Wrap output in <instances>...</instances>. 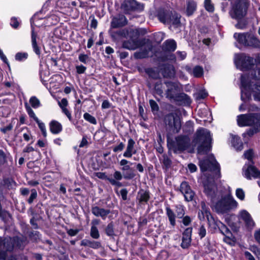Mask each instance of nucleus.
<instances>
[{"mask_svg":"<svg viewBox=\"0 0 260 260\" xmlns=\"http://www.w3.org/2000/svg\"><path fill=\"white\" fill-rule=\"evenodd\" d=\"M37 37V34L35 32L34 28L32 27L31 37V43H32V48H33L34 51L35 52V53L37 55H39L41 53V51H40V47L38 46L37 43V40H36Z\"/></svg>","mask_w":260,"mask_h":260,"instance_id":"obj_25","label":"nucleus"},{"mask_svg":"<svg viewBox=\"0 0 260 260\" xmlns=\"http://www.w3.org/2000/svg\"><path fill=\"white\" fill-rule=\"evenodd\" d=\"M164 48L165 50L174 51L176 48V42L173 40H167L164 43Z\"/></svg>","mask_w":260,"mask_h":260,"instance_id":"obj_33","label":"nucleus"},{"mask_svg":"<svg viewBox=\"0 0 260 260\" xmlns=\"http://www.w3.org/2000/svg\"><path fill=\"white\" fill-rule=\"evenodd\" d=\"M190 145V139L185 136H179L169 144L170 149L175 153L180 152L186 150Z\"/></svg>","mask_w":260,"mask_h":260,"instance_id":"obj_6","label":"nucleus"},{"mask_svg":"<svg viewBox=\"0 0 260 260\" xmlns=\"http://www.w3.org/2000/svg\"><path fill=\"white\" fill-rule=\"evenodd\" d=\"M236 197L241 200H244L245 198V192L241 188H237L236 191Z\"/></svg>","mask_w":260,"mask_h":260,"instance_id":"obj_51","label":"nucleus"},{"mask_svg":"<svg viewBox=\"0 0 260 260\" xmlns=\"http://www.w3.org/2000/svg\"><path fill=\"white\" fill-rule=\"evenodd\" d=\"M149 196L147 192H143L140 195V202H147L149 200Z\"/></svg>","mask_w":260,"mask_h":260,"instance_id":"obj_55","label":"nucleus"},{"mask_svg":"<svg viewBox=\"0 0 260 260\" xmlns=\"http://www.w3.org/2000/svg\"><path fill=\"white\" fill-rule=\"evenodd\" d=\"M244 155L245 158H246L248 160H250L252 159V157L253 156V152H252V150L250 149V150L246 151L244 153Z\"/></svg>","mask_w":260,"mask_h":260,"instance_id":"obj_64","label":"nucleus"},{"mask_svg":"<svg viewBox=\"0 0 260 260\" xmlns=\"http://www.w3.org/2000/svg\"><path fill=\"white\" fill-rule=\"evenodd\" d=\"M106 233L109 236H112L114 235V230H113V225L110 223H109L107 228H106Z\"/></svg>","mask_w":260,"mask_h":260,"instance_id":"obj_50","label":"nucleus"},{"mask_svg":"<svg viewBox=\"0 0 260 260\" xmlns=\"http://www.w3.org/2000/svg\"><path fill=\"white\" fill-rule=\"evenodd\" d=\"M150 50V48L148 49H145L140 51L136 52L135 53V56L136 57L138 58H144L148 57L149 56V51Z\"/></svg>","mask_w":260,"mask_h":260,"instance_id":"obj_36","label":"nucleus"},{"mask_svg":"<svg viewBox=\"0 0 260 260\" xmlns=\"http://www.w3.org/2000/svg\"><path fill=\"white\" fill-rule=\"evenodd\" d=\"M199 234L201 238H203L206 236V231L204 226L202 225L199 230Z\"/></svg>","mask_w":260,"mask_h":260,"instance_id":"obj_63","label":"nucleus"},{"mask_svg":"<svg viewBox=\"0 0 260 260\" xmlns=\"http://www.w3.org/2000/svg\"><path fill=\"white\" fill-rule=\"evenodd\" d=\"M29 103L34 108H37L41 105L40 100L35 96L30 98Z\"/></svg>","mask_w":260,"mask_h":260,"instance_id":"obj_40","label":"nucleus"},{"mask_svg":"<svg viewBox=\"0 0 260 260\" xmlns=\"http://www.w3.org/2000/svg\"><path fill=\"white\" fill-rule=\"evenodd\" d=\"M36 121L38 123L39 127L42 131L43 135L44 137H46L47 136V132L46 129L45 125L43 122H41L38 118L36 119Z\"/></svg>","mask_w":260,"mask_h":260,"instance_id":"obj_46","label":"nucleus"},{"mask_svg":"<svg viewBox=\"0 0 260 260\" xmlns=\"http://www.w3.org/2000/svg\"><path fill=\"white\" fill-rule=\"evenodd\" d=\"M191 233L192 228H188L184 231L182 238V243L181 244L182 248L185 249L189 246L191 240Z\"/></svg>","mask_w":260,"mask_h":260,"instance_id":"obj_17","label":"nucleus"},{"mask_svg":"<svg viewBox=\"0 0 260 260\" xmlns=\"http://www.w3.org/2000/svg\"><path fill=\"white\" fill-rule=\"evenodd\" d=\"M31 194L28 199V202L29 204H31L33 202L34 200L37 197V192L35 189H33L31 190Z\"/></svg>","mask_w":260,"mask_h":260,"instance_id":"obj_57","label":"nucleus"},{"mask_svg":"<svg viewBox=\"0 0 260 260\" xmlns=\"http://www.w3.org/2000/svg\"><path fill=\"white\" fill-rule=\"evenodd\" d=\"M135 144V142L132 138L128 140L126 150L123 154L124 157L131 158L133 154L136 153V150L134 148Z\"/></svg>","mask_w":260,"mask_h":260,"instance_id":"obj_22","label":"nucleus"},{"mask_svg":"<svg viewBox=\"0 0 260 260\" xmlns=\"http://www.w3.org/2000/svg\"><path fill=\"white\" fill-rule=\"evenodd\" d=\"M207 219L209 221V224L210 226L212 227L214 229H216L217 226L218 228L220 227V225H219V224H220L219 223L220 222H219L218 223L217 222H215L214 219H212V217H211V219H209V217H208Z\"/></svg>","mask_w":260,"mask_h":260,"instance_id":"obj_53","label":"nucleus"},{"mask_svg":"<svg viewBox=\"0 0 260 260\" xmlns=\"http://www.w3.org/2000/svg\"><path fill=\"white\" fill-rule=\"evenodd\" d=\"M255 113L241 114L237 117V122L240 126H253Z\"/></svg>","mask_w":260,"mask_h":260,"instance_id":"obj_12","label":"nucleus"},{"mask_svg":"<svg viewBox=\"0 0 260 260\" xmlns=\"http://www.w3.org/2000/svg\"><path fill=\"white\" fill-rule=\"evenodd\" d=\"M92 213L96 217H101L105 220L107 215L110 213V210L100 208L98 206H94L91 208Z\"/></svg>","mask_w":260,"mask_h":260,"instance_id":"obj_20","label":"nucleus"},{"mask_svg":"<svg viewBox=\"0 0 260 260\" xmlns=\"http://www.w3.org/2000/svg\"><path fill=\"white\" fill-rule=\"evenodd\" d=\"M116 35L124 38L128 37L131 39H138L139 32L138 30L136 29H124L115 32L113 35H112V37H115Z\"/></svg>","mask_w":260,"mask_h":260,"instance_id":"obj_16","label":"nucleus"},{"mask_svg":"<svg viewBox=\"0 0 260 260\" xmlns=\"http://www.w3.org/2000/svg\"><path fill=\"white\" fill-rule=\"evenodd\" d=\"M141 46V42L139 39H131L124 41L122 44L123 48L128 50H135Z\"/></svg>","mask_w":260,"mask_h":260,"instance_id":"obj_21","label":"nucleus"},{"mask_svg":"<svg viewBox=\"0 0 260 260\" xmlns=\"http://www.w3.org/2000/svg\"><path fill=\"white\" fill-rule=\"evenodd\" d=\"M196 9V3L191 1H189L187 4L186 14L188 16L191 15Z\"/></svg>","mask_w":260,"mask_h":260,"instance_id":"obj_34","label":"nucleus"},{"mask_svg":"<svg viewBox=\"0 0 260 260\" xmlns=\"http://www.w3.org/2000/svg\"><path fill=\"white\" fill-rule=\"evenodd\" d=\"M233 146L237 150L241 151L243 149V143L240 137L236 136H232L231 140Z\"/></svg>","mask_w":260,"mask_h":260,"instance_id":"obj_28","label":"nucleus"},{"mask_svg":"<svg viewBox=\"0 0 260 260\" xmlns=\"http://www.w3.org/2000/svg\"><path fill=\"white\" fill-rule=\"evenodd\" d=\"M208 95V93L205 90H201L198 92L196 94L197 100L203 99Z\"/></svg>","mask_w":260,"mask_h":260,"instance_id":"obj_56","label":"nucleus"},{"mask_svg":"<svg viewBox=\"0 0 260 260\" xmlns=\"http://www.w3.org/2000/svg\"><path fill=\"white\" fill-rule=\"evenodd\" d=\"M249 34L235 33L234 35L235 39L240 44L246 46L247 44L248 35Z\"/></svg>","mask_w":260,"mask_h":260,"instance_id":"obj_26","label":"nucleus"},{"mask_svg":"<svg viewBox=\"0 0 260 260\" xmlns=\"http://www.w3.org/2000/svg\"><path fill=\"white\" fill-rule=\"evenodd\" d=\"M219 223L220 224V227H219V229L221 231V233L223 235H225V236H229L230 235H231V233L229 229L222 223Z\"/></svg>","mask_w":260,"mask_h":260,"instance_id":"obj_47","label":"nucleus"},{"mask_svg":"<svg viewBox=\"0 0 260 260\" xmlns=\"http://www.w3.org/2000/svg\"><path fill=\"white\" fill-rule=\"evenodd\" d=\"M166 129L174 134L178 133L181 129V124L180 118L174 115L170 114L165 118Z\"/></svg>","mask_w":260,"mask_h":260,"instance_id":"obj_7","label":"nucleus"},{"mask_svg":"<svg viewBox=\"0 0 260 260\" xmlns=\"http://www.w3.org/2000/svg\"><path fill=\"white\" fill-rule=\"evenodd\" d=\"M204 192L211 199L214 198L217 194V187L214 184V182L210 178L207 179L204 182Z\"/></svg>","mask_w":260,"mask_h":260,"instance_id":"obj_13","label":"nucleus"},{"mask_svg":"<svg viewBox=\"0 0 260 260\" xmlns=\"http://www.w3.org/2000/svg\"><path fill=\"white\" fill-rule=\"evenodd\" d=\"M175 212L177 214V217L181 218L185 214L184 208L183 206L179 205L176 206Z\"/></svg>","mask_w":260,"mask_h":260,"instance_id":"obj_38","label":"nucleus"},{"mask_svg":"<svg viewBox=\"0 0 260 260\" xmlns=\"http://www.w3.org/2000/svg\"><path fill=\"white\" fill-rule=\"evenodd\" d=\"M27 112L29 115L30 117L34 118V119L36 121V119L38 118L36 116L34 112L31 109V108L28 105L27 103H25V104Z\"/></svg>","mask_w":260,"mask_h":260,"instance_id":"obj_52","label":"nucleus"},{"mask_svg":"<svg viewBox=\"0 0 260 260\" xmlns=\"http://www.w3.org/2000/svg\"><path fill=\"white\" fill-rule=\"evenodd\" d=\"M176 57L175 55L170 52H166L165 55L161 57V60L165 61L169 60L172 62H175Z\"/></svg>","mask_w":260,"mask_h":260,"instance_id":"obj_37","label":"nucleus"},{"mask_svg":"<svg viewBox=\"0 0 260 260\" xmlns=\"http://www.w3.org/2000/svg\"><path fill=\"white\" fill-rule=\"evenodd\" d=\"M238 203L231 196L222 198L214 205L215 210L219 213L226 212L237 207Z\"/></svg>","mask_w":260,"mask_h":260,"instance_id":"obj_5","label":"nucleus"},{"mask_svg":"<svg viewBox=\"0 0 260 260\" xmlns=\"http://www.w3.org/2000/svg\"><path fill=\"white\" fill-rule=\"evenodd\" d=\"M83 117L86 121H88L91 124H96L97 123L96 119L88 113H84L83 115Z\"/></svg>","mask_w":260,"mask_h":260,"instance_id":"obj_42","label":"nucleus"},{"mask_svg":"<svg viewBox=\"0 0 260 260\" xmlns=\"http://www.w3.org/2000/svg\"><path fill=\"white\" fill-rule=\"evenodd\" d=\"M248 7L247 0H237L230 12V16L238 20L241 19L246 14Z\"/></svg>","mask_w":260,"mask_h":260,"instance_id":"obj_3","label":"nucleus"},{"mask_svg":"<svg viewBox=\"0 0 260 260\" xmlns=\"http://www.w3.org/2000/svg\"><path fill=\"white\" fill-rule=\"evenodd\" d=\"M200 166L202 171L213 168L218 173L216 177L217 178L220 177L219 165L216 160H213L212 161L210 162L208 160L201 161L200 162Z\"/></svg>","mask_w":260,"mask_h":260,"instance_id":"obj_15","label":"nucleus"},{"mask_svg":"<svg viewBox=\"0 0 260 260\" xmlns=\"http://www.w3.org/2000/svg\"><path fill=\"white\" fill-rule=\"evenodd\" d=\"M191 221V219L189 216H185L184 217L183 216L182 223L184 225H185V226L188 225L190 223Z\"/></svg>","mask_w":260,"mask_h":260,"instance_id":"obj_60","label":"nucleus"},{"mask_svg":"<svg viewBox=\"0 0 260 260\" xmlns=\"http://www.w3.org/2000/svg\"><path fill=\"white\" fill-rule=\"evenodd\" d=\"M24 247L22 240L18 237H0V259L4 260H17L14 256L7 258V252L12 251L14 247L21 248Z\"/></svg>","mask_w":260,"mask_h":260,"instance_id":"obj_1","label":"nucleus"},{"mask_svg":"<svg viewBox=\"0 0 260 260\" xmlns=\"http://www.w3.org/2000/svg\"><path fill=\"white\" fill-rule=\"evenodd\" d=\"M81 245L84 246H88L95 249L99 248L101 246V244L99 242L90 241L87 239L83 240L81 242Z\"/></svg>","mask_w":260,"mask_h":260,"instance_id":"obj_31","label":"nucleus"},{"mask_svg":"<svg viewBox=\"0 0 260 260\" xmlns=\"http://www.w3.org/2000/svg\"><path fill=\"white\" fill-rule=\"evenodd\" d=\"M193 75L196 77H200L203 75V69L200 66H196L193 68Z\"/></svg>","mask_w":260,"mask_h":260,"instance_id":"obj_41","label":"nucleus"},{"mask_svg":"<svg viewBox=\"0 0 260 260\" xmlns=\"http://www.w3.org/2000/svg\"><path fill=\"white\" fill-rule=\"evenodd\" d=\"M202 213L203 214H205L207 217H209V216L210 215V213L209 211L208 207L206 206L204 202H202L201 203V210Z\"/></svg>","mask_w":260,"mask_h":260,"instance_id":"obj_49","label":"nucleus"},{"mask_svg":"<svg viewBox=\"0 0 260 260\" xmlns=\"http://www.w3.org/2000/svg\"><path fill=\"white\" fill-rule=\"evenodd\" d=\"M240 219L243 220L247 228L252 229L254 227L255 223L252 219L249 213L246 210H242L239 213Z\"/></svg>","mask_w":260,"mask_h":260,"instance_id":"obj_19","label":"nucleus"},{"mask_svg":"<svg viewBox=\"0 0 260 260\" xmlns=\"http://www.w3.org/2000/svg\"><path fill=\"white\" fill-rule=\"evenodd\" d=\"M124 146V144L122 142H121L118 145L113 148V151L115 152L121 151L123 149Z\"/></svg>","mask_w":260,"mask_h":260,"instance_id":"obj_62","label":"nucleus"},{"mask_svg":"<svg viewBox=\"0 0 260 260\" xmlns=\"http://www.w3.org/2000/svg\"><path fill=\"white\" fill-rule=\"evenodd\" d=\"M166 210V214L169 218L170 224L172 226H174L176 224L175 214L174 212L169 207H167Z\"/></svg>","mask_w":260,"mask_h":260,"instance_id":"obj_30","label":"nucleus"},{"mask_svg":"<svg viewBox=\"0 0 260 260\" xmlns=\"http://www.w3.org/2000/svg\"><path fill=\"white\" fill-rule=\"evenodd\" d=\"M211 137L210 132L207 129L200 128L196 133L194 142L200 144L198 148V153L204 154L210 150Z\"/></svg>","mask_w":260,"mask_h":260,"instance_id":"obj_2","label":"nucleus"},{"mask_svg":"<svg viewBox=\"0 0 260 260\" xmlns=\"http://www.w3.org/2000/svg\"><path fill=\"white\" fill-rule=\"evenodd\" d=\"M146 73L152 78L156 79L158 77V73L157 72H155L154 70L152 69H147L146 70Z\"/></svg>","mask_w":260,"mask_h":260,"instance_id":"obj_54","label":"nucleus"},{"mask_svg":"<svg viewBox=\"0 0 260 260\" xmlns=\"http://www.w3.org/2000/svg\"><path fill=\"white\" fill-rule=\"evenodd\" d=\"M58 104L61 109L67 107L68 105V102L66 99L63 98L61 99L60 101H58Z\"/></svg>","mask_w":260,"mask_h":260,"instance_id":"obj_59","label":"nucleus"},{"mask_svg":"<svg viewBox=\"0 0 260 260\" xmlns=\"http://www.w3.org/2000/svg\"><path fill=\"white\" fill-rule=\"evenodd\" d=\"M253 126L256 131H260V114H255L254 121Z\"/></svg>","mask_w":260,"mask_h":260,"instance_id":"obj_39","label":"nucleus"},{"mask_svg":"<svg viewBox=\"0 0 260 260\" xmlns=\"http://www.w3.org/2000/svg\"><path fill=\"white\" fill-rule=\"evenodd\" d=\"M162 163L165 167L168 168L170 167L171 165V159L166 155L163 156Z\"/></svg>","mask_w":260,"mask_h":260,"instance_id":"obj_58","label":"nucleus"},{"mask_svg":"<svg viewBox=\"0 0 260 260\" xmlns=\"http://www.w3.org/2000/svg\"><path fill=\"white\" fill-rule=\"evenodd\" d=\"M234 62L237 68L241 70H248L254 64L253 58L244 54H236Z\"/></svg>","mask_w":260,"mask_h":260,"instance_id":"obj_8","label":"nucleus"},{"mask_svg":"<svg viewBox=\"0 0 260 260\" xmlns=\"http://www.w3.org/2000/svg\"><path fill=\"white\" fill-rule=\"evenodd\" d=\"M193 123L190 121L186 122L183 129V131L186 133H190L193 131Z\"/></svg>","mask_w":260,"mask_h":260,"instance_id":"obj_44","label":"nucleus"},{"mask_svg":"<svg viewBox=\"0 0 260 260\" xmlns=\"http://www.w3.org/2000/svg\"><path fill=\"white\" fill-rule=\"evenodd\" d=\"M166 86V95L169 99L175 100H179V98L189 99V97L185 93H181L180 95V84L177 82H167L165 83Z\"/></svg>","mask_w":260,"mask_h":260,"instance_id":"obj_4","label":"nucleus"},{"mask_svg":"<svg viewBox=\"0 0 260 260\" xmlns=\"http://www.w3.org/2000/svg\"><path fill=\"white\" fill-rule=\"evenodd\" d=\"M244 174L245 177L248 179H250L251 177L260 178V172L252 166L247 167L244 171Z\"/></svg>","mask_w":260,"mask_h":260,"instance_id":"obj_23","label":"nucleus"},{"mask_svg":"<svg viewBox=\"0 0 260 260\" xmlns=\"http://www.w3.org/2000/svg\"><path fill=\"white\" fill-rule=\"evenodd\" d=\"M176 54L178 59L180 60H183L186 56V53L184 51H177Z\"/></svg>","mask_w":260,"mask_h":260,"instance_id":"obj_61","label":"nucleus"},{"mask_svg":"<svg viewBox=\"0 0 260 260\" xmlns=\"http://www.w3.org/2000/svg\"><path fill=\"white\" fill-rule=\"evenodd\" d=\"M28 57V54L25 52H18L15 55V59L21 61L25 60Z\"/></svg>","mask_w":260,"mask_h":260,"instance_id":"obj_45","label":"nucleus"},{"mask_svg":"<svg viewBox=\"0 0 260 260\" xmlns=\"http://www.w3.org/2000/svg\"><path fill=\"white\" fill-rule=\"evenodd\" d=\"M50 130L54 134L59 133L62 131L61 124L56 120H52L49 123Z\"/></svg>","mask_w":260,"mask_h":260,"instance_id":"obj_24","label":"nucleus"},{"mask_svg":"<svg viewBox=\"0 0 260 260\" xmlns=\"http://www.w3.org/2000/svg\"><path fill=\"white\" fill-rule=\"evenodd\" d=\"M132 163L125 159H122L120 160L119 164L121 167V170L123 172V177L126 179H131L135 176L134 170L128 165Z\"/></svg>","mask_w":260,"mask_h":260,"instance_id":"obj_11","label":"nucleus"},{"mask_svg":"<svg viewBox=\"0 0 260 260\" xmlns=\"http://www.w3.org/2000/svg\"><path fill=\"white\" fill-rule=\"evenodd\" d=\"M123 10L127 12L129 11L141 12L144 10V5L136 0H125L121 6Z\"/></svg>","mask_w":260,"mask_h":260,"instance_id":"obj_9","label":"nucleus"},{"mask_svg":"<svg viewBox=\"0 0 260 260\" xmlns=\"http://www.w3.org/2000/svg\"><path fill=\"white\" fill-rule=\"evenodd\" d=\"M175 74L174 67L173 66H169L165 68L164 71V76L165 77H172Z\"/></svg>","mask_w":260,"mask_h":260,"instance_id":"obj_35","label":"nucleus"},{"mask_svg":"<svg viewBox=\"0 0 260 260\" xmlns=\"http://www.w3.org/2000/svg\"><path fill=\"white\" fill-rule=\"evenodd\" d=\"M90 236L94 239H98L100 237L99 231L95 226L92 225L91 228Z\"/></svg>","mask_w":260,"mask_h":260,"instance_id":"obj_48","label":"nucleus"},{"mask_svg":"<svg viewBox=\"0 0 260 260\" xmlns=\"http://www.w3.org/2000/svg\"><path fill=\"white\" fill-rule=\"evenodd\" d=\"M180 191L183 194L185 201L190 202L193 200L195 193L187 182L184 181L181 183Z\"/></svg>","mask_w":260,"mask_h":260,"instance_id":"obj_14","label":"nucleus"},{"mask_svg":"<svg viewBox=\"0 0 260 260\" xmlns=\"http://www.w3.org/2000/svg\"><path fill=\"white\" fill-rule=\"evenodd\" d=\"M245 76H241V83L242 86L245 88L248 86L254 100L256 101L260 102V84L258 83L254 84L251 83L248 85L245 81Z\"/></svg>","mask_w":260,"mask_h":260,"instance_id":"obj_10","label":"nucleus"},{"mask_svg":"<svg viewBox=\"0 0 260 260\" xmlns=\"http://www.w3.org/2000/svg\"><path fill=\"white\" fill-rule=\"evenodd\" d=\"M171 15L169 12L163 11L159 12L157 17L159 21L164 23H168L170 21Z\"/></svg>","mask_w":260,"mask_h":260,"instance_id":"obj_29","label":"nucleus"},{"mask_svg":"<svg viewBox=\"0 0 260 260\" xmlns=\"http://www.w3.org/2000/svg\"><path fill=\"white\" fill-rule=\"evenodd\" d=\"M127 23L126 17L123 15H119L113 18L111 26L113 28L122 27Z\"/></svg>","mask_w":260,"mask_h":260,"instance_id":"obj_18","label":"nucleus"},{"mask_svg":"<svg viewBox=\"0 0 260 260\" xmlns=\"http://www.w3.org/2000/svg\"><path fill=\"white\" fill-rule=\"evenodd\" d=\"M204 5L207 11L210 12L214 11V7L213 4L211 3V0H205Z\"/></svg>","mask_w":260,"mask_h":260,"instance_id":"obj_43","label":"nucleus"},{"mask_svg":"<svg viewBox=\"0 0 260 260\" xmlns=\"http://www.w3.org/2000/svg\"><path fill=\"white\" fill-rule=\"evenodd\" d=\"M247 44L246 46H251L253 47H259L260 42L259 41L251 34L248 35Z\"/></svg>","mask_w":260,"mask_h":260,"instance_id":"obj_27","label":"nucleus"},{"mask_svg":"<svg viewBox=\"0 0 260 260\" xmlns=\"http://www.w3.org/2000/svg\"><path fill=\"white\" fill-rule=\"evenodd\" d=\"M180 15L177 14H171L170 21L168 23L171 24L175 27H178L180 26Z\"/></svg>","mask_w":260,"mask_h":260,"instance_id":"obj_32","label":"nucleus"}]
</instances>
